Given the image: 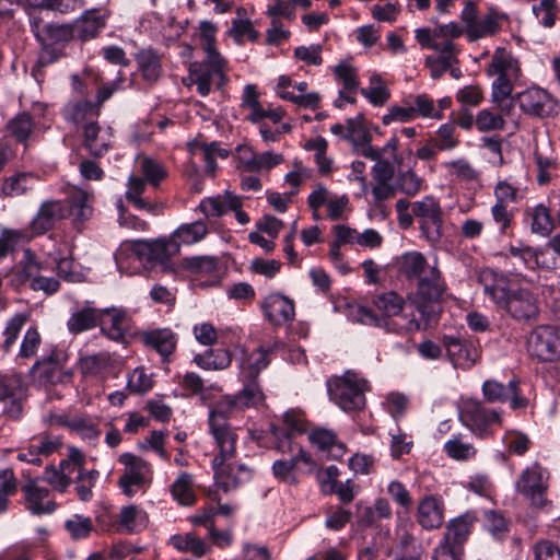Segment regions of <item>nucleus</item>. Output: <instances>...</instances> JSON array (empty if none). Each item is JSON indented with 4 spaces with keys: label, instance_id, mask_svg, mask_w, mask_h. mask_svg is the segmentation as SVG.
Here are the masks:
<instances>
[{
    "label": "nucleus",
    "instance_id": "nucleus-2",
    "mask_svg": "<svg viewBox=\"0 0 560 560\" xmlns=\"http://www.w3.org/2000/svg\"><path fill=\"white\" fill-rule=\"evenodd\" d=\"M242 388L230 395L222 396L209 410L208 425L209 431L225 433H236L229 423V419L250 408L262 406L266 395L258 380L240 377Z\"/></svg>",
    "mask_w": 560,
    "mask_h": 560
},
{
    "label": "nucleus",
    "instance_id": "nucleus-21",
    "mask_svg": "<svg viewBox=\"0 0 560 560\" xmlns=\"http://www.w3.org/2000/svg\"><path fill=\"white\" fill-rule=\"evenodd\" d=\"M25 388L20 378L15 376H0V400H9L3 412L11 419H19L23 413Z\"/></svg>",
    "mask_w": 560,
    "mask_h": 560
},
{
    "label": "nucleus",
    "instance_id": "nucleus-55",
    "mask_svg": "<svg viewBox=\"0 0 560 560\" xmlns=\"http://www.w3.org/2000/svg\"><path fill=\"white\" fill-rule=\"evenodd\" d=\"M532 11L544 27L551 28L556 24L560 8L558 0H540L538 4L533 5Z\"/></svg>",
    "mask_w": 560,
    "mask_h": 560
},
{
    "label": "nucleus",
    "instance_id": "nucleus-32",
    "mask_svg": "<svg viewBox=\"0 0 560 560\" xmlns=\"http://www.w3.org/2000/svg\"><path fill=\"white\" fill-rule=\"evenodd\" d=\"M290 459H278L272 464V474L281 482L294 486L299 480L295 476V468L299 462L310 464L312 457L302 447L295 448Z\"/></svg>",
    "mask_w": 560,
    "mask_h": 560
},
{
    "label": "nucleus",
    "instance_id": "nucleus-17",
    "mask_svg": "<svg viewBox=\"0 0 560 560\" xmlns=\"http://www.w3.org/2000/svg\"><path fill=\"white\" fill-rule=\"evenodd\" d=\"M482 393L489 402L510 400V407L514 410L526 408L528 405V399L522 395L520 382L516 378H512L508 385L488 380L482 385Z\"/></svg>",
    "mask_w": 560,
    "mask_h": 560
},
{
    "label": "nucleus",
    "instance_id": "nucleus-52",
    "mask_svg": "<svg viewBox=\"0 0 560 560\" xmlns=\"http://www.w3.org/2000/svg\"><path fill=\"white\" fill-rule=\"evenodd\" d=\"M171 493L179 504L190 506L196 501L192 480L189 474L183 472L171 486Z\"/></svg>",
    "mask_w": 560,
    "mask_h": 560
},
{
    "label": "nucleus",
    "instance_id": "nucleus-12",
    "mask_svg": "<svg viewBox=\"0 0 560 560\" xmlns=\"http://www.w3.org/2000/svg\"><path fill=\"white\" fill-rule=\"evenodd\" d=\"M412 214L421 220V232L430 243H436L442 236V210L439 202L431 196L412 203Z\"/></svg>",
    "mask_w": 560,
    "mask_h": 560
},
{
    "label": "nucleus",
    "instance_id": "nucleus-23",
    "mask_svg": "<svg viewBox=\"0 0 560 560\" xmlns=\"http://www.w3.org/2000/svg\"><path fill=\"white\" fill-rule=\"evenodd\" d=\"M265 317L276 326L292 322L295 316L294 303L291 299L271 293L261 303Z\"/></svg>",
    "mask_w": 560,
    "mask_h": 560
},
{
    "label": "nucleus",
    "instance_id": "nucleus-46",
    "mask_svg": "<svg viewBox=\"0 0 560 560\" xmlns=\"http://www.w3.org/2000/svg\"><path fill=\"white\" fill-rule=\"evenodd\" d=\"M194 362L199 368L208 371L225 370L231 365L232 355L226 349H210L196 354Z\"/></svg>",
    "mask_w": 560,
    "mask_h": 560
},
{
    "label": "nucleus",
    "instance_id": "nucleus-47",
    "mask_svg": "<svg viewBox=\"0 0 560 560\" xmlns=\"http://www.w3.org/2000/svg\"><path fill=\"white\" fill-rule=\"evenodd\" d=\"M35 129V122L28 113L18 114L8 125L7 130L18 142L27 145Z\"/></svg>",
    "mask_w": 560,
    "mask_h": 560
},
{
    "label": "nucleus",
    "instance_id": "nucleus-20",
    "mask_svg": "<svg viewBox=\"0 0 560 560\" xmlns=\"http://www.w3.org/2000/svg\"><path fill=\"white\" fill-rule=\"evenodd\" d=\"M61 445L62 442L59 436L42 434L33 439L27 447L21 448L18 452L16 458L20 462L40 466L43 457H48L58 452Z\"/></svg>",
    "mask_w": 560,
    "mask_h": 560
},
{
    "label": "nucleus",
    "instance_id": "nucleus-15",
    "mask_svg": "<svg viewBox=\"0 0 560 560\" xmlns=\"http://www.w3.org/2000/svg\"><path fill=\"white\" fill-rule=\"evenodd\" d=\"M67 355L59 350H52L48 355L37 360L32 371L36 373L42 384H58L69 381L72 372L65 369Z\"/></svg>",
    "mask_w": 560,
    "mask_h": 560
},
{
    "label": "nucleus",
    "instance_id": "nucleus-56",
    "mask_svg": "<svg viewBox=\"0 0 560 560\" xmlns=\"http://www.w3.org/2000/svg\"><path fill=\"white\" fill-rule=\"evenodd\" d=\"M109 360L106 352L89 354L80 358L79 368L83 375H98L107 369Z\"/></svg>",
    "mask_w": 560,
    "mask_h": 560
},
{
    "label": "nucleus",
    "instance_id": "nucleus-49",
    "mask_svg": "<svg viewBox=\"0 0 560 560\" xmlns=\"http://www.w3.org/2000/svg\"><path fill=\"white\" fill-rule=\"evenodd\" d=\"M36 183L32 173H19L8 177L2 184L1 191L9 197H16L31 190Z\"/></svg>",
    "mask_w": 560,
    "mask_h": 560
},
{
    "label": "nucleus",
    "instance_id": "nucleus-28",
    "mask_svg": "<svg viewBox=\"0 0 560 560\" xmlns=\"http://www.w3.org/2000/svg\"><path fill=\"white\" fill-rule=\"evenodd\" d=\"M25 495L26 508L36 515L49 514L56 510V503L50 499L47 488L37 485L36 480H30L22 487Z\"/></svg>",
    "mask_w": 560,
    "mask_h": 560
},
{
    "label": "nucleus",
    "instance_id": "nucleus-51",
    "mask_svg": "<svg viewBox=\"0 0 560 560\" xmlns=\"http://www.w3.org/2000/svg\"><path fill=\"white\" fill-rule=\"evenodd\" d=\"M21 265L22 267L16 271V278L20 283H28L31 287V282H35V279L42 276L44 265L28 249L24 252Z\"/></svg>",
    "mask_w": 560,
    "mask_h": 560
},
{
    "label": "nucleus",
    "instance_id": "nucleus-50",
    "mask_svg": "<svg viewBox=\"0 0 560 560\" xmlns=\"http://www.w3.org/2000/svg\"><path fill=\"white\" fill-rule=\"evenodd\" d=\"M145 182L147 180L140 177L130 176L128 179L126 199L139 210H147L149 212L155 213L159 207L156 205L147 202L141 198V195L145 190Z\"/></svg>",
    "mask_w": 560,
    "mask_h": 560
},
{
    "label": "nucleus",
    "instance_id": "nucleus-31",
    "mask_svg": "<svg viewBox=\"0 0 560 560\" xmlns=\"http://www.w3.org/2000/svg\"><path fill=\"white\" fill-rule=\"evenodd\" d=\"M497 78L491 84V101L497 106L499 112L510 115L513 109V97H511L514 81L521 77L509 74H494Z\"/></svg>",
    "mask_w": 560,
    "mask_h": 560
},
{
    "label": "nucleus",
    "instance_id": "nucleus-61",
    "mask_svg": "<svg viewBox=\"0 0 560 560\" xmlns=\"http://www.w3.org/2000/svg\"><path fill=\"white\" fill-rule=\"evenodd\" d=\"M509 253L511 256L521 259L524 266L529 269H534L535 267H545V265L539 261L540 256L544 255V250L541 248H533L526 245L511 246L509 248Z\"/></svg>",
    "mask_w": 560,
    "mask_h": 560
},
{
    "label": "nucleus",
    "instance_id": "nucleus-9",
    "mask_svg": "<svg viewBox=\"0 0 560 560\" xmlns=\"http://www.w3.org/2000/svg\"><path fill=\"white\" fill-rule=\"evenodd\" d=\"M118 462L124 470L118 478V486L128 498L143 490L151 482V465L132 453H122Z\"/></svg>",
    "mask_w": 560,
    "mask_h": 560
},
{
    "label": "nucleus",
    "instance_id": "nucleus-8",
    "mask_svg": "<svg viewBox=\"0 0 560 560\" xmlns=\"http://www.w3.org/2000/svg\"><path fill=\"white\" fill-rule=\"evenodd\" d=\"M549 472L538 463L526 467L515 482L516 491L536 509L549 504L547 499Z\"/></svg>",
    "mask_w": 560,
    "mask_h": 560
},
{
    "label": "nucleus",
    "instance_id": "nucleus-45",
    "mask_svg": "<svg viewBox=\"0 0 560 560\" xmlns=\"http://www.w3.org/2000/svg\"><path fill=\"white\" fill-rule=\"evenodd\" d=\"M501 28V16L491 11L480 20H477L475 24L470 25V28L465 30V35L468 40L475 42L479 38L493 36Z\"/></svg>",
    "mask_w": 560,
    "mask_h": 560
},
{
    "label": "nucleus",
    "instance_id": "nucleus-44",
    "mask_svg": "<svg viewBox=\"0 0 560 560\" xmlns=\"http://www.w3.org/2000/svg\"><path fill=\"white\" fill-rule=\"evenodd\" d=\"M68 214L73 218L75 222H84L92 217L93 196L82 189H74L69 198Z\"/></svg>",
    "mask_w": 560,
    "mask_h": 560
},
{
    "label": "nucleus",
    "instance_id": "nucleus-63",
    "mask_svg": "<svg viewBox=\"0 0 560 560\" xmlns=\"http://www.w3.org/2000/svg\"><path fill=\"white\" fill-rule=\"evenodd\" d=\"M153 386V381L145 370L140 366L136 368L129 375L127 381V388L133 394H144Z\"/></svg>",
    "mask_w": 560,
    "mask_h": 560
},
{
    "label": "nucleus",
    "instance_id": "nucleus-11",
    "mask_svg": "<svg viewBox=\"0 0 560 560\" xmlns=\"http://www.w3.org/2000/svg\"><path fill=\"white\" fill-rule=\"evenodd\" d=\"M527 352L539 362H553L560 358V330L556 326L539 325L526 340Z\"/></svg>",
    "mask_w": 560,
    "mask_h": 560
},
{
    "label": "nucleus",
    "instance_id": "nucleus-25",
    "mask_svg": "<svg viewBox=\"0 0 560 560\" xmlns=\"http://www.w3.org/2000/svg\"><path fill=\"white\" fill-rule=\"evenodd\" d=\"M108 14L97 9L86 10L71 24L74 37L88 42L100 35L105 28Z\"/></svg>",
    "mask_w": 560,
    "mask_h": 560
},
{
    "label": "nucleus",
    "instance_id": "nucleus-3",
    "mask_svg": "<svg viewBox=\"0 0 560 560\" xmlns=\"http://www.w3.org/2000/svg\"><path fill=\"white\" fill-rule=\"evenodd\" d=\"M219 453L212 459L215 485L228 492L250 480L252 469L245 464L233 462L236 452L237 434L209 431Z\"/></svg>",
    "mask_w": 560,
    "mask_h": 560
},
{
    "label": "nucleus",
    "instance_id": "nucleus-48",
    "mask_svg": "<svg viewBox=\"0 0 560 560\" xmlns=\"http://www.w3.org/2000/svg\"><path fill=\"white\" fill-rule=\"evenodd\" d=\"M207 234V225L202 221H195L178 226L171 235L178 245H191L201 241Z\"/></svg>",
    "mask_w": 560,
    "mask_h": 560
},
{
    "label": "nucleus",
    "instance_id": "nucleus-16",
    "mask_svg": "<svg viewBox=\"0 0 560 560\" xmlns=\"http://www.w3.org/2000/svg\"><path fill=\"white\" fill-rule=\"evenodd\" d=\"M132 252L141 260L165 264L171 257L179 253V245L171 236L153 241L139 240L133 242Z\"/></svg>",
    "mask_w": 560,
    "mask_h": 560
},
{
    "label": "nucleus",
    "instance_id": "nucleus-4",
    "mask_svg": "<svg viewBox=\"0 0 560 560\" xmlns=\"http://www.w3.org/2000/svg\"><path fill=\"white\" fill-rule=\"evenodd\" d=\"M31 30L40 45L37 67L43 68L59 60L63 56V48L74 37L71 23H44L38 16L31 19Z\"/></svg>",
    "mask_w": 560,
    "mask_h": 560
},
{
    "label": "nucleus",
    "instance_id": "nucleus-13",
    "mask_svg": "<svg viewBox=\"0 0 560 560\" xmlns=\"http://www.w3.org/2000/svg\"><path fill=\"white\" fill-rule=\"evenodd\" d=\"M304 431V420L294 412H287L283 416L282 425H270L273 446L282 454L293 453L295 448L301 447L294 439Z\"/></svg>",
    "mask_w": 560,
    "mask_h": 560
},
{
    "label": "nucleus",
    "instance_id": "nucleus-33",
    "mask_svg": "<svg viewBox=\"0 0 560 560\" xmlns=\"http://www.w3.org/2000/svg\"><path fill=\"white\" fill-rule=\"evenodd\" d=\"M149 516L147 512L138 505L130 504L120 509L117 518V530L125 534H138L147 528Z\"/></svg>",
    "mask_w": 560,
    "mask_h": 560
},
{
    "label": "nucleus",
    "instance_id": "nucleus-1",
    "mask_svg": "<svg viewBox=\"0 0 560 560\" xmlns=\"http://www.w3.org/2000/svg\"><path fill=\"white\" fill-rule=\"evenodd\" d=\"M399 269L407 280H416L415 290L407 294L406 300L395 291L375 295L372 304L382 315H377L370 307L360 306L358 315L361 323L400 335L418 331L422 328L420 320L413 316L411 318H407L406 315L399 316L406 301L420 313L422 318L428 319L432 306L443 300L447 284L436 262L430 264L420 252H408L401 256Z\"/></svg>",
    "mask_w": 560,
    "mask_h": 560
},
{
    "label": "nucleus",
    "instance_id": "nucleus-43",
    "mask_svg": "<svg viewBox=\"0 0 560 560\" xmlns=\"http://www.w3.org/2000/svg\"><path fill=\"white\" fill-rule=\"evenodd\" d=\"M191 73L195 77L194 82L196 84L197 92L202 96H207L210 93L212 84L221 88L228 80L225 71L214 73L213 68L205 67L202 65H197Z\"/></svg>",
    "mask_w": 560,
    "mask_h": 560
},
{
    "label": "nucleus",
    "instance_id": "nucleus-22",
    "mask_svg": "<svg viewBox=\"0 0 560 560\" xmlns=\"http://www.w3.org/2000/svg\"><path fill=\"white\" fill-rule=\"evenodd\" d=\"M445 505L440 497L428 494L418 503L416 521L424 530L438 529L444 523Z\"/></svg>",
    "mask_w": 560,
    "mask_h": 560
},
{
    "label": "nucleus",
    "instance_id": "nucleus-53",
    "mask_svg": "<svg viewBox=\"0 0 560 560\" xmlns=\"http://www.w3.org/2000/svg\"><path fill=\"white\" fill-rule=\"evenodd\" d=\"M70 431L77 433L82 440L95 445L102 434L101 429L86 416H75V421L70 423Z\"/></svg>",
    "mask_w": 560,
    "mask_h": 560
},
{
    "label": "nucleus",
    "instance_id": "nucleus-19",
    "mask_svg": "<svg viewBox=\"0 0 560 560\" xmlns=\"http://www.w3.org/2000/svg\"><path fill=\"white\" fill-rule=\"evenodd\" d=\"M68 215L67 206L61 200H46L31 221V230L35 235H43L52 230L57 222Z\"/></svg>",
    "mask_w": 560,
    "mask_h": 560
},
{
    "label": "nucleus",
    "instance_id": "nucleus-27",
    "mask_svg": "<svg viewBox=\"0 0 560 560\" xmlns=\"http://www.w3.org/2000/svg\"><path fill=\"white\" fill-rule=\"evenodd\" d=\"M479 282L483 287V292L499 307L510 293L513 287L506 276L499 273L491 268H485L479 273Z\"/></svg>",
    "mask_w": 560,
    "mask_h": 560
},
{
    "label": "nucleus",
    "instance_id": "nucleus-62",
    "mask_svg": "<svg viewBox=\"0 0 560 560\" xmlns=\"http://www.w3.org/2000/svg\"><path fill=\"white\" fill-rule=\"evenodd\" d=\"M334 72L337 81L342 84V90L349 93H357L360 83L354 67L341 62L335 67Z\"/></svg>",
    "mask_w": 560,
    "mask_h": 560
},
{
    "label": "nucleus",
    "instance_id": "nucleus-58",
    "mask_svg": "<svg viewBox=\"0 0 560 560\" xmlns=\"http://www.w3.org/2000/svg\"><path fill=\"white\" fill-rule=\"evenodd\" d=\"M65 527L74 540L88 538L94 529L92 520L79 514L68 518Z\"/></svg>",
    "mask_w": 560,
    "mask_h": 560
},
{
    "label": "nucleus",
    "instance_id": "nucleus-40",
    "mask_svg": "<svg viewBox=\"0 0 560 560\" xmlns=\"http://www.w3.org/2000/svg\"><path fill=\"white\" fill-rule=\"evenodd\" d=\"M168 544L179 552H190L196 558H201L211 551V546L194 533L173 535Z\"/></svg>",
    "mask_w": 560,
    "mask_h": 560
},
{
    "label": "nucleus",
    "instance_id": "nucleus-29",
    "mask_svg": "<svg viewBox=\"0 0 560 560\" xmlns=\"http://www.w3.org/2000/svg\"><path fill=\"white\" fill-rule=\"evenodd\" d=\"M140 339L145 347L156 351L163 360H166L177 345L176 335L170 328H155L140 334Z\"/></svg>",
    "mask_w": 560,
    "mask_h": 560
},
{
    "label": "nucleus",
    "instance_id": "nucleus-41",
    "mask_svg": "<svg viewBox=\"0 0 560 560\" xmlns=\"http://www.w3.org/2000/svg\"><path fill=\"white\" fill-rule=\"evenodd\" d=\"M100 308L85 306L73 312L68 322L67 328L73 334L78 335L83 331L93 329L100 323Z\"/></svg>",
    "mask_w": 560,
    "mask_h": 560
},
{
    "label": "nucleus",
    "instance_id": "nucleus-10",
    "mask_svg": "<svg viewBox=\"0 0 560 560\" xmlns=\"http://www.w3.org/2000/svg\"><path fill=\"white\" fill-rule=\"evenodd\" d=\"M523 114L536 118H549L559 114V101L547 90L533 85L513 96Z\"/></svg>",
    "mask_w": 560,
    "mask_h": 560
},
{
    "label": "nucleus",
    "instance_id": "nucleus-30",
    "mask_svg": "<svg viewBox=\"0 0 560 560\" xmlns=\"http://www.w3.org/2000/svg\"><path fill=\"white\" fill-rule=\"evenodd\" d=\"M62 117L74 125L85 126L88 122L97 121L101 112L98 105L88 100H73L68 102L62 110Z\"/></svg>",
    "mask_w": 560,
    "mask_h": 560
},
{
    "label": "nucleus",
    "instance_id": "nucleus-14",
    "mask_svg": "<svg viewBox=\"0 0 560 560\" xmlns=\"http://www.w3.org/2000/svg\"><path fill=\"white\" fill-rule=\"evenodd\" d=\"M459 417L466 427L479 435H482L488 427L501 424L499 411L489 409L475 399H468L463 402Z\"/></svg>",
    "mask_w": 560,
    "mask_h": 560
},
{
    "label": "nucleus",
    "instance_id": "nucleus-42",
    "mask_svg": "<svg viewBox=\"0 0 560 560\" xmlns=\"http://www.w3.org/2000/svg\"><path fill=\"white\" fill-rule=\"evenodd\" d=\"M191 73L195 77L194 82L196 84L197 92L202 96H207L210 93L212 84L221 88L228 80L225 71L214 73L213 68L205 67L202 65H197Z\"/></svg>",
    "mask_w": 560,
    "mask_h": 560
},
{
    "label": "nucleus",
    "instance_id": "nucleus-60",
    "mask_svg": "<svg viewBox=\"0 0 560 560\" xmlns=\"http://www.w3.org/2000/svg\"><path fill=\"white\" fill-rule=\"evenodd\" d=\"M446 454L456 460H466L476 455V448L470 443L463 442L460 435H456L444 444Z\"/></svg>",
    "mask_w": 560,
    "mask_h": 560
},
{
    "label": "nucleus",
    "instance_id": "nucleus-54",
    "mask_svg": "<svg viewBox=\"0 0 560 560\" xmlns=\"http://www.w3.org/2000/svg\"><path fill=\"white\" fill-rule=\"evenodd\" d=\"M534 160L537 166V184L545 186L551 182V171L558 168V161L552 155H546L537 148L534 151Z\"/></svg>",
    "mask_w": 560,
    "mask_h": 560
},
{
    "label": "nucleus",
    "instance_id": "nucleus-24",
    "mask_svg": "<svg viewBox=\"0 0 560 560\" xmlns=\"http://www.w3.org/2000/svg\"><path fill=\"white\" fill-rule=\"evenodd\" d=\"M113 143V129L91 121L83 126V145L94 156L104 155Z\"/></svg>",
    "mask_w": 560,
    "mask_h": 560
},
{
    "label": "nucleus",
    "instance_id": "nucleus-39",
    "mask_svg": "<svg viewBox=\"0 0 560 560\" xmlns=\"http://www.w3.org/2000/svg\"><path fill=\"white\" fill-rule=\"evenodd\" d=\"M138 70L143 80L150 84L155 83L162 73V65L160 55L152 48L140 50L136 55Z\"/></svg>",
    "mask_w": 560,
    "mask_h": 560
},
{
    "label": "nucleus",
    "instance_id": "nucleus-59",
    "mask_svg": "<svg viewBox=\"0 0 560 560\" xmlns=\"http://www.w3.org/2000/svg\"><path fill=\"white\" fill-rule=\"evenodd\" d=\"M28 320V315L24 313L15 314L12 318L7 323L5 329L3 331L4 340L1 345V348L4 352H9L12 346L15 343L18 336Z\"/></svg>",
    "mask_w": 560,
    "mask_h": 560
},
{
    "label": "nucleus",
    "instance_id": "nucleus-34",
    "mask_svg": "<svg viewBox=\"0 0 560 560\" xmlns=\"http://www.w3.org/2000/svg\"><path fill=\"white\" fill-rule=\"evenodd\" d=\"M236 208H242V199L231 191L205 198L199 205L206 217L214 218H220Z\"/></svg>",
    "mask_w": 560,
    "mask_h": 560
},
{
    "label": "nucleus",
    "instance_id": "nucleus-64",
    "mask_svg": "<svg viewBox=\"0 0 560 560\" xmlns=\"http://www.w3.org/2000/svg\"><path fill=\"white\" fill-rule=\"evenodd\" d=\"M430 141L440 151H450L458 145V139L455 137V127L451 124L440 126L436 131V137L431 138Z\"/></svg>",
    "mask_w": 560,
    "mask_h": 560
},
{
    "label": "nucleus",
    "instance_id": "nucleus-5",
    "mask_svg": "<svg viewBox=\"0 0 560 560\" xmlns=\"http://www.w3.org/2000/svg\"><path fill=\"white\" fill-rule=\"evenodd\" d=\"M327 390L330 399L345 411L361 410L365 406V393L369 384L350 371L341 376L327 381Z\"/></svg>",
    "mask_w": 560,
    "mask_h": 560
},
{
    "label": "nucleus",
    "instance_id": "nucleus-38",
    "mask_svg": "<svg viewBox=\"0 0 560 560\" xmlns=\"http://www.w3.org/2000/svg\"><path fill=\"white\" fill-rule=\"evenodd\" d=\"M310 442L325 453L329 458H340L345 454V447L337 442L336 434L326 429H314L308 434Z\"/></svg>",
    "mask_w": 560,
    "mask_h": 560
},
{
    "label": "nucleus",
    "instance_id": "nucleus-7",
    "mask_svg": "<svg viewBox=\"0 0 560 560\" xmlns=\"http://www.w3.org/2000/svg\"><path fill=\"white\" fill-rule=\"evenodd\" d=\"M498 308L511 319L522 325L535 323L540 314L537 294L523 287H513Z\"/></svg>",
    "mask_w": 560,
    "mask_h": 560
},
{
    "label": "nucleus",
    "instance_id": "nucleus-35",
    "mask_svg": "<svg viewBox=\"0 0 560 560\" xmlns=\"http://www.w3.org/2000/svg\"><path fill=\"white\" fill-rule=\"evenodd\" d=\"M270 349L262 347L252 352L243 351L240 361L238 377L258 380L260 372L270 363Z\"/></svg>",
    "mask_w": 560,
    "mask_h": 560
},
{
    "label": "nucleus",
    "instance_id": "nucleus-37",
    "mask_svg": "<svg viewBox=\"0 0 560 560\" xmlns=\"http://www.w3.org/2000/svg\"><path fill=\"white\" fill-rule=\"evenodd\" d=\"M489 77L494 74H509L522 77V69L518 60L503 47H498L491 57V61L486 69Z\"/></svg>",
    "mask_w": 560,
    "mask_h": 560
},
{
    "label": "nucleus",
    "instance_id": "nucleus-18",
    "mask_svg": "<svg viewBox=\"0 0 560 560\" xmlns=\"http://www.w3.org/2000/svg\"><path fill=\"white\" fill-rule=\"evenodd\" d=\"M443 345L456 368L470 369L479 359V349L472 339L446 335L443 337Z\"/></svg>",
    "mask_w": 560,
    "mask_h": 560
},
{
    "label": "nucleus",
    "instance_id": "nucleus-36",
    "mask_svg": "<svg viewBox=\"0 0 560 560\" xmlns=\"http://www.w3.org/2000/svg\"><path fill=\"white\" fill-rule=\"evenodd\" d=\"M525 218L529 221L530 232L534 234L547 237L555 230V220L550 208L545 203L526 208Z\"/></svg>",
    "mask_w": 560,
    "mask_h": 560
},
{
    "label": "nucleus",
    "instance_id": "nucleus-6",
    "mask_svg": "<svg viewBox=\"0 0 560 560\" xmlns=\"http://www.w3.org/2000/svg\"><path fill=\"white\" fill-rule=\"evenodd\" d=\"M476 521L474 512H466L451 520L446 525L443 540L434 550L433 560H463L464 544Z\"/></svg>",
    "mask_w": 560,
    "mask_h": 560
},
{
    "label": "nucleus",
    "instance_id": "nucleus-57",
    "mask_svg": "<svg viewBox=\"0 0 560 560\" xmlns=\"http://www.w3.org/2000/svg\"><path fill=\"white\" fill-rule=\"evenodd\" d=\"M503 113H493L491 109H481L475 118V125L481 132L502 130L505 126Z\"/></svg>",
    "mask_w": 560,
    "mask_h": 560
},
{
    "label": "nucleus",
    "instance_id": "nucleus-26",
    "mask_svg": "<svg viewBox=\"0 0 560 560\" xmlns=\"http://www.w3.org/2000/svg\"><path fill=\"white\" fill-rule=\"evenodd\" d=\"M100 323L97 326L101 332L108 339L120 342L127 334V313L122 308L107 307L100 308Z\"/></svg>",
    "mask_w": 560,
    "mask_h": 560
}]
</instances>
